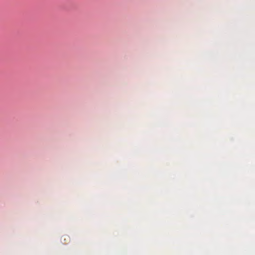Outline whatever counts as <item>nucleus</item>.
<instances>
[{
	"label": "nucleus",
	"mask_w": 255,
	"mask_h": 255,
	"mask_svg": "<svg viewBox=\"0 0 255 255\" xmlns=\"http://www.w3.org/2000/svg\"><path fill=\"white\" fill-rule=\"evenodd\" d=\"M61 240L63 244H67L70 242V239L68 236L65 235L61 238Z\"/></svg>",
	"instance_id": "nucleus-1"
}]
</instances>
